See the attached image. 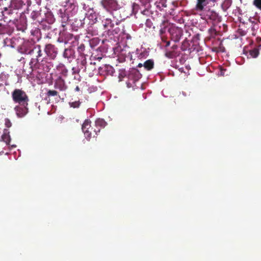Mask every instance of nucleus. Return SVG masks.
I'll return each instance as SVG.
<instances>
[{"label": "nucleus", "instance_id": "9d476101", "mask_svg": "<svg viewBox=\"0 0 261 261\" xmlns=\"http://www.w3.org/2000/svg\"><path fill=\"white\" fill-rule=\"evenodd\" d=\"M35 45L29 41L24 42L20 47V51L24 54L30 55L32 49Z\"/></svg>", "mask_w": 261, "mask_h": 261}, {"label": "nucleus", "instance_id": "58836bf2", "mask_svg": "<svg viewBox=\"0 0 261 261\" xmlns=\"http://www.w3.org/2000/svg\"><path fill=\"white\" fill-rule=\"evenodd\" d=\"M143 66V64H142V63H139L138 65V67H142V66Z\"/></svg>", "mask_w": 261, "mask_h": 261}, {"label": "nucleus", "instance_id": "20e7f679", "mask_svg": "<svg viewBox=\"0 0 261 261\" xmlns=\"http://www.w3.org/2000/svg\"><path fill=\"white\" fill-rule=\"evenodd\" d=\"M25 5L22 0H11L8 7H4L3 12L7 15L13 14V10L21 9Z\"/></svg>", "mask_w": 261, "mask_h": 261}, {"label": "nucleus", "instance_id": "4c0bfd02", "mask_svg": "<svg viewBox=\"0 0 261 261\" xmlns=\"http://www.w3.org/2000/svg\"><path fill=\"white\" fill-rule=\"evenodd\" d=\"M164 33V30L163 29H161L160 30V34L162 35V36H163V34Z\"/></svg>", "mask_w": 261, "mask_h": 261}, {"label": "nucleus", "instance_id": "dca6fc26", "mask_svg": "<svg viewBox=\"0 0 261 261\" xmlns=\"http://www.w3.org/2000/svg\"><path fill=\"white\" fill-rule=\"evenodd\" d=\"M106 124L107 123L103 119L99 118L96 120L94 124V127H96V129H99V133L100 129L104 128Z\"/></svg>", "mask_w": 261, "mask_h": 261}, {"label": "nucleus", "instance_id": "ea45409f", "mask_svg": "<svg viewBox=\"0 0 261 261\" xmlns=\"http://www.w3.org/2000/svg\"><path fill=\"white\" fill-rule=\"evenodd\" d=\"M182 94L185 96H186L187 95V93L185 92H182Z\"/></svg>", "mask_w": 261, "mask_h": 261}, {"label": "nucleus", "instance_id": "1a4fd4ad", "mask_svg": "<svg viewBox=\"0 0 261 261\" xmlns=\"http://www.w3.org/2000/svg\"><path fill=\"white\" fill-rule=\"evenodd\" d=\"M16 115L19 118L23 117L28 112V106L19 105L14 108Z\"/></svg>", "mask_w": 261, "mask_h": 261}, {"label": "nucleus", "instance_id": "b1692460", "mask_svg": "<svg viewBox=\"0 0 261 261\" xmlns=\"http://www.w3.org/2000/svg\"><path fill=\"white\" fill-rule=\"evenodd\" d=\"M253 4L256 8L261 10V0H253Z\"/></svg>", "mask_w": 261, "mask_h": 261}, {"label": "nucleus", "instance_id": "bb28decb", "mask_svg": "<svg viewBox=\"0 0 261 261\" xmlns=\"http://www.w3.org/2000/svg\"><path fill=\"white\" fill-rule=\"evenodd\" d=\"M9 42H10L11 43V40L10 39H8V38H6L4 40V46H9V45H11L12 47H14L12 45H10L8 44Z\"/></svg>", "mask_w": 261, "mask_h": 261}, {"label": "nucleus", "instance_id": "4468645a", "mask_svg": "<svg viewBox=\"0 0 261 261\" xmlns=\"http://www.w3.org/2000/svg\"><path fill=\"white\" fill-rule=\"evenodd\" d=\"M9 134L10 132L7 129H4L2 139L5 143V147L10 145L11 137Z\"/></svg>", "mask_w": 261, "mask_h": 261}, {"label": "nucleus", "instance_id": "f257e3e1", "mask_svg": "<svg viewBox=\"0 0 261 261\" xmlns=\"http://www.w3.org/2000/svg\"><path fill=\"white\" fill-rule=\"evenodd\" d=\"M30 55L33 57L30 62L31 68L33 69H39L41 65L39 62V58L42 56L41 46L36 44L32 49Z\"/></svg>", "mask_w": 261, "mask_h": 261}, {"label": "nucleus", "instance_id": "72a5a7b5", "mask_svg": "<svg viewBox=\"0 0 261 261\" xmlns=\"http://www.w3.org/2000/svg\"><path fill=\"white\" fill-rule=\"evenodd\" d=\"M143 3H149L150 2V0H141Z\"/></svg>", "mask_w": 261, "mask_h": 261}, {"label": "nucleus", "instance_id": "6ab92c4d", "mask_svg": "<svg viewBox=\"0 0 261 261\" xmlns=\"http://www.w3.org/2000/svg\"><path fill=\"white\" fill-rule=\"evenodd\" d=\"M103 25L105 28H108L110 27V28H113L114 27V23L112 22V21L110 18H107L105 20Z\"/></svg>", "mask_w": 261, "mask_h": 261}, {"label": "nucleus", "instance_id": "37998d69", "mask_svg": "<svg viewBox=\"0 0 261 261\" xmlns=\"http://www.w3.org/2000/svg\"><path fill=\"white\" fill-rule=\"evenodd\" d=\"M47 69H48V68H47L46 70L44 69V70L45 71H48Z\"/></svg>", "mask_w": 261, "mask_h": 261}, {"label": "nucleus", "instance_id": "9b49d317", "mask_svg": "<svg viewBox=\"0 0 261 261\" xmlns=\"http://www.w3.org/2000/svg\"><path fill=\"white\" fill-rule=\"evenodd\" d=\"M208 4V0H196L194 10L199 12L204 11L205 7Z\"/></svg>", "mask_w": 261, "mask_h": 261}, {"label": "nucleus", "instance_id": "a211bd4d", "mask_svg": "<svg viewBox=\"0 0 261 261\" xmlns=\"http://www.w3.org/2000/svg\"><path fill=\"white\" fill-rule=\"evenodd\" d=\"M208 18L212 20H216L218 17V14L214 11H208L206 14Z\"/></svg>", "mask_w": 261, "mask_h": 261}, {"label": "nucleus", "instance_id": "6e6552de", "mask_svg": "<svg viewBox=\"0 0 261 261\" xmlns=\"http://www.w3.org/2000/svg\"><path fill=\"white\" fill-rule=\"evenodd\" d=\"M14 31L13 26L7 23H0V35H11Z\"/></svg>", "mask_w": 261, "mask_h": 261}, {"label": "nucleus", "instance_id": "393cba45", "mask_svg": "<svg viewBox=\"0 0 261 261\" xmlns=\"http://www.w3.org/2000/svg\"><path fill=\"white\" fill-rule=\"evenodd\" d=\"M58 94V92L56 90H49L47 92V95L49 96H57Z\"/></svg>", "mask_w": 261, "mask_h": 261}, {"label": "nucleus", "instance_id": "a19ab883", "mask_svg": "<svg viewBox=\"0 0 261 261\" xmlns=\"http://www.w3.org/2000/svg\"><path fill=\"white\" fill-rule=\"evenodd\" d=\"M64 71L65 72V73H67V70L66 69H65L64 70Z\"/></svg>", "mask_w": 261, "mask_h": 261}, {"label": "nucleus", "instance_id": "c9c22d12", "mask_svg": "<svg viewBox=\"0 0 261 261\" xmlns=\"http://www.w3.org/2000/svg\"><path fill=\"white\" fill-rule=\"evenodd\" d=\"M80 90V87L79 86H76V88H75V90L76 91H79Z\"/></svg>", "mask_w": 261, "mask_h": 261}, {"label": "nucleus", "instance_id": "a18cd8bd", "mask_svg": "<svg viewBox=\"0 0 261 261\" xmlns=\"http://www.w3.org/2000/svg\"><path fill=\"white\" fill-rule=\"evenodd\" d=\"M1 57V54L0 53V57Z\"/></svg>", "mask_w": 261, "mask_h": 261}, {"label": "nucleus", "instance_id": "a878e982", "mask_svg": "<svg viewBox=\"0 0 261 261\" xmlns=\"http://www.w3.org/2000/svg\"><path fill=\"white\" fill-rule=\"evenodd\" d=\"M85 49V46L84 44H81L77 47V51L80 54H83Z\"/></svg>", "mask_w": 261, "mask_h": 261}, {"label": "nucleus", "instance_id": "473e14b6", "mask_svg": "<svg viewBox=\"0 0 261 261\" xmlns=\"http://www.w3.org/2000/svg\"><path fill=\"white\" fill-rule=\"evenodd\" d=\"M161 39H162V41L164 42H165V41H167L166 38L164 36H161Z\"/></svg>", "mask_w": 261, "mask_h": 261}, {"label": "nucleus", "instance_id": "f3484780", "mask_svg": "<svg viewBox=\"0 0 261 261\" xmlns=\"http://www.w3.org/2000/svg\"><path fill=\"white\" fill-rule=\"evenodd\" d=\"M143 66L147 70H151L154 67L153 61L151 59L147 60L144 63Z\"/></svg>", "mask_w": 261, "mask_h": 261}, {"label": "nucleus", "instance_id": "ddd939ff", "mask_svg": "<svg viewBox=\"0 0 261 261\" xmlns=\"http://www.w3.org/2000/svg\"><path fill=\"white\" fill-rule=\"evenodd\" d=\"M86 59H84L81 61V65L84 66V71L87 72L89 73V74H92L91 71H94L96 70V63L95 62H91L88 66V68L86 66Z\"/></svg>", "mask_w": 261, "mask_h": 261}, {"label": "nucleus", "instance_id": "cd10ccee", "mask_svg": "<svg viewBox=\"0 0 261 261\" xmlns=\"http://www.w3.org/2000/svg\"><path fill=\"white\" fill-rule=\"evenodd\" d=\"M5 123L6 126L8 128H9L12 126L11 121L8 118H6L5 119Z\"/></svg>", "mask_w": 261, "mask_h": 261}, {"label": "nucleus", "instance_id": "2eb2a0df", "mask_svg": "<svg viewBox=\"0 0 261 261\" xmlns=\"http://www.w3.org/2000/svg\"><path fill=\"white\" fill-rule=\"evenodd\" d=\"M75 51L71 48H66L63 53V57L68 59H73L74 57Z\"/></svg>", "mask_w": 261, "mask_h": 261}, {"label": "nucleus", "instance_id": "0eeeda50", "mask_svg": "<svg viewBox=\"0 0 261 261\" xmlns=\"http://www.w3.org/2000/svg\"><path fill=\"white\" fill-rule=\"evenodd\" d=\"M171 39L174 42H178L182 36V31L177 28H173L169 30Z\"/></svg>", "mask_w": 261, "mask_h": 261}, {"label": "nucleus", "instance_id": "423d86ee", "mask_svg": "<svg viewBox=\"0 0 261 261\" xmlns=\"http://www.w3.org/2000/svg\"><path fill=\"white\" fill-rule=\"evenodd\" d=\"M44 51L46 55L51 60L55 59L58 54L57 48L51 44L46 45Z\"/></svg>", "mask_w": 261, "mask_h": 261}, {"label": "nucleus", "instance_id": "5701e85b", "mask_svg": "<svg viewBox=\"0 0 261 261\" xmlns=\"http://www.w3.org/2000/svg\"><path fill=\"white\" fill-rule=\"evenodd\" d=\"M69 105L70 107L73 108H78L81 105V102L79 100L75 101L73 102H69Z\"/></svg>", "mask_w": 261, "mask_h": 261}, {"label": "nucleus", "instance_id": "f03ea898", "mask_svg": "<svg viewBox=\"0 0 261 261\" xmlns=\"http://www.w3.org/2000/svg\"><path fill=\"white\" fill-rule=\"evenodd\" d=\"M82 128L85 137L87 140H90L92 137H96L99 133V129H96L94 125L92 126L91 121L88 119L85 120Z\"/></svg>", "mask_w": 261, "mask_h": 261}, {"label": "nucleus", "instance_id": "e433bc0d", "mask_svg": "<svg viewBox=\"0 0 261 261\" xmlns=\"http://www.w3.org/2000/svg\"><path fill=\"white\" fill-rule=\"evenodd\" d=\"M226 5L227 6V8L230 6V4H229V2H226L225 3H224V5Z\"/></svg>", "mask_w": 261, "mask_h": 261}, {"label": "nucleus", "instance_id": "7ed1b4c3", "mask_svg": "<svg viewBox=\"0 0 261 261\" xmlns=\"http://www.w3.org/2000/svg\"><path fill=\"white\" fill-rule=\"evenodd\" d=\"M12 99L15 103L28 106L29 97L21 89H16L12 93Z\"/></svg>", "mask_w": 261, "mask_h": 261}, {"label": "nucleus", "instance_id": "4be33fe9", "mask_svg": "<svg viewBox=\"0 0 261 261\" xmlns=\"http://www.w3.org/2000/svg\"><path fill=\"white\" fill-rule=\"evenodd\" d=\"M105 70L107 72L108 74L113 75V73H114V68L110 65H106Z\"/></svg>", "mask_w": 261, "mask_h": 261}, {"label": "nucleus", "instance_id": "c85d7f7f", "mask_svg": "<svg viewBox=\"0 0 261 261\" xmlns=\"http://www.w3.org/2000/svg\"><path fill=\"white\" fill-rule=\"evenodd\" d=\"M62 20H63L62 25L63 27H64L65 25V24H64V23H66V22L68 20V17H67L65 14H64V16H62Z\"/></svg>", "mask_w": 261, "mask_h": 261}, {"label": "nucleus", "instance_id": "2f4dec72", "mask_svg": "<svg viewBox=\"0 0 261 261\" xmlns=\"http://www.w3.org/2000/svg\"><path fill=\"white\" fill-rule=\"evenodd\" d=\"M165 47H168L170 45V42L169 41H165Z\"/></svg>", "mask_w": 261, "mask_h": 261}, {"label": "nucleus", "instance_id": "f8f14e48", "mask_svg": "<svg viewBox=\"0 0 261 261\" xmlns=\"http://www.w3.org/2000/svg\"><path fill=\"white\" fill-rule=\"evenodd\" d=\"M54 87L60 91H65L67 89L65 81L61 77H59L55 81Z\"/></svg>", "mask_w": 261, "mask_h": 261}, {"label": "nucleus", "instance_id": "7c9ffc66", "mask_svg": "<svg viewBox=\"0 0 261 261\" xmlns=\"http://www.w3.org/2000/svg\"><path fill=\"white\" fill-rule=\"evenodd\" d=\"M17 28L18 30L21 31L22 32H24V31L25 29V28L24 26L21 27V28H19L18 27H17Z\"/></svg>", "mask_w": 261, "mask_h": 261}, {"label": "nucleus", "instance_id": "39448f33", "mask_svg": "<svg viewBox=\"0 0 261 261\" xmlns=\"http://www.w3.org/2000/svg\"><path fill=\"white\" fill-rule=\"evenodd\" d=\"M100 4L108 11L116 10L118 8V4L116 0H102Z\"/></svg>", "mask_w": 261, "mask_h": 261}, {"label": "nucleus", "instance_id": "c03bdc74", "mask_svg": "<svg viewBox=\"0 0 261 261\" xmlns=\"http://www.w3.org/2000/svg\"><path fill=\"white\" fill-rule=\"evenodd\" d=\"M12 147H16V145H12Z\"/></svg>", "mask_w": 261, "mask_h": 261}, {"label": "nucleus", "instance_id": "c756f323", "mask_svg": "<svg viewBox=\"0 0 261 261\" xmlns=\"http://www.w3.org/2000/svg\"><path fill=\"white\" fill-rule=\"evenodd\" d=\"M166 57H167L168 58H173V57L174 56L173 53L171 51H166Z\"/></svg>", "mask_w": 261, "mask_h": 261}, {"label": "nucleus", "instance_id": "79ce46f5", "mask_svg": "<svg viewBox=\"0 0 261 261\" xmlns=\"http://www.w3.org/2000/svg\"><path fill=\"white\" fill-rule=\"evenodd\" d=\"M4 150H0V154H1V153H4Z\"/></svg>", "mask_w": 261, "mask_h": 261}, {"label": "nucleus", "instance_id": "aec40b11", "mask_svg": "<svg viewBox=\"0 0 261 261\" xmlns=\"http://www.w3.org/2000/svg\"><path fill=\"white\" fill-rule=\"evenodd\" d=\"M208 32L212 38H215L217 35V32L214 27H211L209 29Z\"/></svg>", "mask_w": 261, "mask_h": 261}, {"label": "nucleus", "instance_id": "f704fd0d", "mask_svg": "<svg viewBox=\"0 0 261 261\" xmlns=\"http://www.w3.org/2000/svg\"><path fill=\"white\" fill-rule=\"evenodd\" d=\"M177 48V46L176 45H173L172 46V48L173 49H175Z\"/></svg>", "mask_w": 261, "mask_h": 261}, {"label": "nucleus", "instance_id": "412c9836", "mask_svg": "<svg viewBox=\"0 0 261 261\" xmlns=\"http://www.w3.org/2000/svg\"><path fill=\"white\" fill-rule=\"evenodd\" d=\"M259 55L258 49L254 48L249 51V55L252 58H256Z\"/></svg>", "mask_w": 261, "mask_h": 261}]
</instances>
